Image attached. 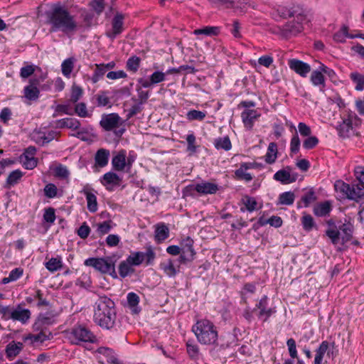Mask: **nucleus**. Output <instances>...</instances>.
<instances>
[{
	"label": "nucleus",
	"instance_id": "obj_1",
	"mask_svg": "<svg viewBox=\"0 0 364 364\" xmlns=\"http://www.w3.org/2000/svg\"><path fill=\"white\" fill-rule=\"evenodd\" d=\"M46 23L50 26V33L62 32L66 36H71L82 29L75 16L60 4H55L46 12Z\"/></svg>",
	"mask_w": 364,
	"mask_h": 364
},
{
	"label": "nucleus",
	"instance_id": "obj_2",
	"mask_svg": "<svg viewBox=\"0 0 364 364\" xmlns=\"http://www.w3.org/2000/svg\"><path fill=\"white\" fill-rule=\"evenodd\" d=\"M94 322L105 329H112L115 326L117 313L114 302L107 296H100L94 304Z\"/></svg>",
	"mask_w": 364,
	"mask_h": 364
},
{
	"label": "nucleus",
	"instance_id": "obj_3",
	"mask_svg": "<svg viewBox=\"0 0 364 364\" xmlns=\"http://www.w3.org/2000/svg\"><path fill=\"white\" fill-rule=\"evenodd\" d=\"M198 342L203 345H213L218 338V331L214 323L208 319L198 320L192 327Z\"/></svg>",
	"mask_w": 364,
	"mask_h": 364
},
{
	"label": "nucleus",
	"instance_id": "obj_4",
	"mask_svg": "<svg viewBox=\"0 0 364 364\" xmlns=\"http://www.w3.org/2000/svg\"><path fill=\"white\" fill-rule=\"evenodd\" d=\"M67 337L72 344L93 343L97 341L94 333L84 325H75L67 332Z\"/></svg>",
	"mask_w": 364,
	"mask_h": 364
},
{
	"label": "nucleus",
	"instance_id": "obj_5",
	"mask_svg": "<svg viewBox=\"0 0 364 364\" xmlns=\"http://www.w3.org/2000/svg\"><path fill=\"white\" fill-rule=\"evenodd\" d=\"M334 188L336 192L340 193L343 198L357 200L364 193L363 189L358 186L355 187L338 180L335 182Z\"/></svg>",
	"mask_w": 364,
	"mask_h": 364
},
{
	"label": "nucleus",
	"instance_id": "obj_6",
	"mask_svg": "<svg viewBox=\"0 0 364 364\" xmlns=\"http://www.w3.org/2000/svg\"><path fill=\"white\" fill-rule=\"evenodd\" d=\"M124 18L125 15L122 13L117 12L114 14L111 21L112 28L105 32V36L110 40L114 41L124 31Z\"/></svg>",
	"mask_w": 364,
	"mask_h": 364
},
{
	"label": "nucleus",
	"instance_id": "obj_7",
	"mask_svg": "<svg viewBox=\"0 0 364 364\" xmlns=\"http://www.w3.org/2000/svg\"><path fill=\"white\" fill-rule=\"evenodd\" d=\"M302 21L296 18V21L287 22L278 28V34L283 38H290L296 36L303 31Z\"/></svg>",
	"mask_w": 364,
	"mask_h": 364
},
{
	"label": "nucleus",
	"instance_id": "obj_8",
	"mask_svg": "<svg viewBox=\"0 0 364 364\" xmlns=\"http://www.w3.org/2000/svg\"><path fill=\"white\" fill-rule=\"evenodd\" d=\"M338 239L333 245H344L349 242L353 237V225L350 223H338L337 228Z\"/></svg>",
	"mask_w": 364,
	"mask_h": 364
},
{
	"label": "nucleus",
	"instance_id": "obj_9",
	"mask_svg": "<svg viewBox=\"0 0 364 364\" xmlns=\"http://www.w3.org/2000/svg\"><path fill=\"white\" fill-rule=\"evenodd\" d=\"M277 11L278 14L284 18L294 17L301 21L306 19V11L299 5L294 6L291 8L278 6L277 7Z\"/></svg>",
	"mask_w": 364,
	"mask_h": 364
},
{
	"label": "nucleus",
	"instance_id": "obj_10",
	"mask_svg": "<svg viewBox=\"0 0 364 364\" xmlns=\"http://www.w3.org/2000/svg\"><path fill=\"white\" fill-rule=\"evenodd\" d=\"M122 124V118L117 113L104 114L100 122V127L107 132L117 128Z\"/></svg>",
	"mask_w": 364,
	"mask_h": 364
},
{
	"label": "nucleus",
	"instance_id": "obj_11",
	"mask_svg": "<svg viewBox=\"0 0 364 364\" xmlns=\"http://www.w3.org/2000/svg\"><path fill=\"white\" fill-rule=\"evenodd\" d=\"M112 262L110 259L90 257L85 260L84 264L87 267H92L96 270L106 274L110 272Z\"/></svg>",
	"mask_w": 364,
	"mask_h": 364
},
{
	"label": "nucleus",
	"instance_id": "obj_12",
	"mask_svg": "<svg viewBox=\"0 0 364 364\" xmlns=\"http://www.w3.org/2000/svg\"><path fill=\"white\" fill-rule=\"evenodd\" d=\"M57 134L58 132L53 130L35 129L31 134V139L36 144L43 146L53 140Z\"/></svg>",
	"mask_w": 364,
	"mask_h": 364
},
{
	"label": "nucleus",
	"instance_id": "obj_13",
	"mask_svg": "<svg viewBox=\"0 0 364 364\" xmlns=\"http://www.w3.org/2000/svg\"><path fill=\"white\" fill-rule=\"evenodd\" d=\"M86 197L87 207L90 213H95L97 210V192L92 188L88 184L85 185L80 191Z\"/></svg>",
	"mask_w": 364,
	"mask_h": 364
},
{
	"label": "nucleus",
	"instance_id": "obj_14",
	"mask_svg": "<svg viewBox=\"0 0 364 364\" xmlns=\"http://www.w3.org/2000/svg\"><path fill=\"white\" fill-rule=\"evenodd\" d=\"M268 298L266 295L263 296L259 301L256 304V307L253 309L255 311L259 309L258 317L264 322L267 321L268 318L276 312L274 309L268 308Z\"/></svg>",
	"mask_w": 364,
	"mask_h": 364
},
{
	"label": "nucleus",
	"instance_id": "obj_15",
	"mask_svg": "<svg viewBox=\"0 0 364 364\" xmlns=\"http://www.w3.org/2000/svg\"><path fill=\"white\" fill-rule=\"evenodd\" d=\"M288 65L291 70L303 77H306L311 71V66L308 63L298 59L289 60Z\"/></svg>",
	"mask_w": 364,
	"mask_h": 364
},
{
	"label": "nucleus",
	"instance_id": "obj_16",
	"mask_svg": "<svg viewBox=\"0 0 364 364\" xmlns=\"http://www.w3.org/2000/svg\"><path fill=\"white\" fill-rule=\"evenodd\" d=\"M260 116L261 114L256 109H246L241 113V118L244 126L248 130H251L253 128L255 122L257 120Z\"/></svg>",
	"mask_w": 364,
	"mask_h": 364
},
{
	"label": "nucleus",
	"instance_id": "obj_17",
	"mask_svg": "<svg viewBox=\"0 0 364 364\" xmlns=\"http://www.w3.org/2000/svg\"><path fill=\"white\" fill-rule=\"evenodd\" d=\"M190 188L196 191L200 195L214 194L219 189L217 184L207 181L190 186Z\"/></svg>",
	"mask_w": 364,
	"mask_h": 364
},
{
	"label": "nucleus",
	"instance_id": "obj_18",
	"mask_svg": "<svg viewBox=\"0 0 364 364\" xmlns=\"http://www.w3.org/2000/svg\"><path fill=\"white\" fill-rule=\"evenodd\" d=\"M291 168L287 166L284 169H281L277 171L274 175L275 181L281 182L282 184H289L294 182L296 180L297 175L290 173Z\"/></svg>",
	"mask_w": 364,
	"mask_h": 364
},
{
	"label": "nucleus",
	"instance_id": "obj_19",
	"mask_svg": "<svg viewBox=\"0 0 364 364\" xmlns=\"http://www.w3.org/2000/svg\"><path fill=\"white\" fill-rule=\"evenodd\" d=\"M31 313L28 309H23L21 305L14 308L11 313V319L13 321H20L21 323H26L31 318Z\"/></svg>",
	"mask_w": 364,
	"mask_h": 364
},
{
	"label": "nucleus",
	"instance_id": "obj_20",
	"mask_svg": "<svg viewBox=\"0 0 364 364\" xmlns=\"http://www.w3.org/2000/svg\"><path fill=\"white\" fill-rule=\"evenodd\" d=\"M126 159V150H120L112 159L113 168L117 171H122L124 169L127 170Z\"/></svg>",
	"mask_w": 364,
	"mask_h": 364
},
{
	"label": "nucleus",
	"instance_id": "obj_21",
	"mask_svg": "<svg viewBox=\"0 0 364 364\" xmlns=\"http://www.w3.org/2000/svg\"><path fill=\"white\" fill-rule=\"evenodd\" d=\"M177 261L168 259L160 264L161 269L169 277H174L179 272V264Z\"/></svg>",
	"mask_w": 364,
	"mask_h": 364
},
{
	"label": "nucleus",
	"instance_id": "obj_22",
	"mask_svg": "<svg viewBox=\"0 0 364 364\" xmlns=\"http://www.w3.org/2000/svg\"><path fill=\"white\" fill-rule=\"evenodd\" d=\"M315 352L314 364H326V361H323V358L325 353L328 355L330 354L329 343L327 341H322Z\"/></svg>",
	"mask_w": 364,
	"mask_h": 364
},
{
	"label": "nucleus",
	"instance_id": "obj_23",
	"mask_svg": "<svg viewBox=\"0 0 364 364\" xmlns=\"http://www.w3.org/2000/svg\"><path fill=\"white\" fill-rule=\"evenodd\" d=\"M40 332L37 334H28L25 336L24 341H31V343H43L46 341L50 340L53 338L51 332L47 330L40 329Z\"/></svg>",
	"mask_w": 364,
	"mask_h": 364
},
{
	"label": "nucleus",
	"instance_id": "obj_24",
	"mask_svg": "<svg viewBox=\"0 0 364 364\" xmlns=\"http://www.w3.org/2000/svg\"><path fill=\"white\" fill-rule=\"evenodd\" d=\"M357 120L355 114H349L348 118L343 119V122L338 127V132L343 137L348 136L349 132L353 129V120Z\"/></svg>",
	"mask_w": 364,
	"mask_h": 364
},
{
	"label": "nucleus",
	"instance_id": "obj_25",
	"mask_svg": "<svg viewBox=\"0 0 364 364\" xmlns=\"http://www.w3.org/2000/svg\"><path fill=\"white\" fill-rule=\"evenodd\" d=\"M332 210L331 203L326 200L322 203H317L314 207V213L318 217H326L329 215Z\"/></svg>",
	"mask_w": 364,
	"mask_h": 364
},
{
	"label": "nucleus",
	"instance_id": "obj_26",
	"mask_svg": "<svg viewBox=\"0 0 364 364\" xmlns=\"http://www.w3.org/2000/svg\"><path fill=\"white\" fill-rule=\"evenodd\" d=\"M127 306L130 309L132 314H138L141 309L139 306V296L134 292H129L127 296Z\"/></svg>",
	"mask_w": 364,
	"mask_h": 364
},
{
	"label": "nucleus",
	"instance_id": "obj_27",
	"mask_svg": "<svg viewBox=\"0 0 364 364\" xmlns=\"http://www.w3.org/2000/svg\"><path fill=\"white\" fill-rule=\"evenodd\" d=\"M169 237V229L164 223L157 224L155 229V240L161 243Z\"/></svg>",
	"mask_w": 364,
	"mask_h": 364
},
{
	"label": "nucleus",
	"instance_id": "obj_28",
	"mask_svg": "<svg viewBox=\"0 0 364 364\" xmlns=\"http://www.w3.org/2000/svg\"><path fill=\"white\" fill-rule=\"evenodd\" d=\"M23 348V343L21 342L12 341L6 348V354L8 358H13L20 353Z\"/></svg>",
	"mask_w": 364,
	"mask_h": 364
},
{
	"label": "nucleus",
	"instance_id": "obj_29",
	"mask_svg": "<svg viewBox=\"0 0 364 364\" xmlns=\"http://www.w3.org/2000/svg\"><path fill=\"white\" fill-rule=\"evenodd\" d=\"M326 223L328 228L325 232L326 235L331 240V243H336L338 239V232L337 231V228L338 224H336L332 219L328 220Z\"/></svg>",
	"mask_w": 364,
	"mask_h": 364
},
{
	"label": "nucleus",
	"instance_id": "obj_30",
	"mask_svg": "<svg viewBox=\"0 0 364 364\" xmlns=\"http://www.w3.org/2000/svg\"><path fill=\"white\" fill-rule=\"evenodd\" d=\"M24 97L31 101H36L39 97L40 91L38 88L31 82L24 87Z\"/></svg>",
	"mask_w": 364,
	"mask_h": 364
},
{
	"label": "nucleus",
	"instance_id": "obj_31",
	"mask_svg": "<svg viewBox=\"0 0 364 364\" xmlns=\"http://www.w3.org/2000/svg\"><path fill=\"white\" fill-rule=\"evenodd\" d=\"M109 156V150L105 149H99L95 154V161L96 165L100 167H104L108 164Z\"/></svg>",
	"mask_w": 364,
	"mask_h": 364
},
{
	"label": "nucleus",
	"instance_id": "obj_32",
	"mask_svg": "<svg viewBox=\"0 0 364 364\" xmlns=\"http://www.w3.org/2000/svg\"><path fill=\"white\" fill-rule=\"evenodd\" d=\"M181 252L187 253L190 257H194L196 252L193 250V240L191 237L187 236L183 238L181 242Z\"/></svg>",
	"mask_w": 364,
	"mask_h": 364
},
{
	"label": "nucleus",
	"instance_id": "obj_33",
	"mask_svg": "<svg viewBox=\"0 0 364 364\" xmlns=\"http://www.w3.org/2000/svg\"><path fill=\"white\" fill-rule=\"evenodd\" d=\"M53 323V318L52 316L48 314H40L33 323V328L35 331L43 329L44 326H49Z\"/></svg>",
	"mask_w": 364,
	"mask_h": 364
},
{
	"label": "nucleus",
	"instance_id": "obj_34",
	"mask_svg": "<svg viewBox=\"0 0 364 364\" xmlns=\"http://www.w3.org/2000/svg\"><path fill=\"white\" fill-rule=\"evenodd\" d=\"M277 158V145L274 142L269 143L267 151L265 154V161L268 164H272Z\"/></svg>",
	"mask_w": 364,
	"mask_h": 364
},
{
	"label": "nucleus",
	"instance_id": "obj_35",
	"mask_svg": "<svg viewBox=\"0 0 364 364\" xmlns=\"http://www.w3.org/2000/svg\"><path fill=\"white\" fill-rule=\"evenodd\" d=\"M353 39V34L348 33V27L343 26L341 28L333 35V40L338 43H345L346 38Z\"/></svg>",
	"mask_w": 364,
	"mask_h": 364
},
{
	"label": "nucleus",
	"instance_id": "obj_36",
	"mask_svg": "<svg viewBox=\"0 0 364 364\" xmlns=\"http://www.w3.org/2000/svg\"><path fill=\"white\" fill-rule=\"evenodd\" d=\"M195 35H205L207 36H215L220 33V28L218 26H205L202 28L196 29L193 31Z\"/></svg>",
	"mask_w": 364,
	"mask_h": 364
},
{
	"label": "nucleus",
	"instance_id": "obj_37",
	"mask_svg": "<svg viewBox=\"0 0 364 364\" xmlns=\"http://www.w3.org/2000/svg\"><path fill=\"white\" fill-rule=\"evenodd\" d=\"M310 80L314 86H326L324 76L318 68L311 73Z\"/></svg>",
	"mask_w": 364,
	"mask_h": 364
},
{
	"label": "nucleus",
	"instance_id": "obj_38",
	"mask_svg": "<svg viewBox=\"0 0 364 364\" xmlns=\"http://www.w3.org/2000/svg\"><path fill=\"white\" fill-rule=\"evenodd\" d=\"M301 225L303 229L306 232L311 231L314 228H316V223L313 217L306 213H304L303 216L301 218Z\"/></svg>",
	"mask_w": 364,
	"mask_h": 364
},
{
	"label": "nucleus",
	"instance_id": "obj_39",
	"mask_svg": "<svg viewBox=\"0 0 364 364\" xmlns=\"http://www.w3.org/2000/svg\"><path fill=\"white\" fill-rule=\"evenodd\" d=\"M252 166H245L244 164L240 165V167L235 171V176L240 178L249 182L252 180V176L250 173H247V169H250Z\"/></svg>",
	"mask_w": 364,
	"mask_h": 364
},
{
	"label": "nucleus",
	"instance_id": "obj_40",
	"mask_svg": "<svg viewBox=\"0 0 364 364\" xmlns=\"http://www.w3.org/2000/svg\"><path fill=\"white\" fill-rule=\"evenodd\" d=\"M214 145L217 149H224L225 151H229L232 147V144L228 136L215 139Z\"/></svg>",
	"mask_w": 364,
	"mask_h": 364
},
{
	"label": "nucleus",
	"instance_id": "obj_41",
	"mask_svg": "<svg viewBox=\"0 0 364 364\" xmlns=\"http://www.w3.org/2000/svg\"><path fill=\"white\" fill-rule=\"evenodd\" d=\"M295 195L292 191H286L281 193L279 196V204L291 205L294 203Z\"/></svg>",
	"mask_w": 364,
	"mask_h": 364
},
{
	"label": "nucleus",
	"instance_id": "obj_42",
	"mask_svg": "<svg viewBox=\"0 0 364 364\" xmlns=\"http://www.w3.org/2000/svg\"><path fill=\"white\" fill-rule=\"evenodd\" d=\"M22 176L23 173L18 169L11 171L6 179V187L10 188L15 186Z\"/></svg>",
	"mask_w": 364,
	"mask_h": 364
},
{
	"label": "nucleus",
	"instance_id": "obj_43",
	"mask_svg": "<svg viewBox=\"0 0 364 364\" xmlns=\"http://www.w3.org/2000/svg\"><path fill=\"white\" fill-rule=\"evenodd\" d=\"M132 266H139L144 262L142 252H134L126 259Z\"/></svg>",
	"mask_w": 364,
	"mask_h": 364
},
{
	"label": "nucleus",
	"instance_id": "obj_44",
	"mask_svg": "<svg viewBox=\"0 0 364 364\" xmlns=\"http://www.w3.org/2000/svg\"><path fill=\"white\" fill-rule=\"evenodd\" d=\"M46 267L51 272H56L62 267V260L60 257H53L46 263Z\"/></svg>",
	"mask_w": 364,
	"mask_h": 364
},
{
	"label": "nucleus",
	"instance_id": "obj_45",
	"mask_svg": "<svg viewBox=\"0 0 364 364\" xmlns=\"http://www.w3.org/2000/svg\"><path fill=\"white\" fill-rule=\"evenodd\" d=\"M75 113L78 117L82 118L90 117L92 115V114L88 112L86 104L85 102H79L75 104Z\"/></svg>",
	"mask_w": 364,
	"mask_h": 364
},
{
	"label": "nucleus",
	"instance_id": "obj_46",
	"mask_svg": "<svg viewBox=\"0 0 364 364\" xmlns=\"http://www.w3.org/2000/svg\"><path fill=\"white\" fill-rule=\"evenodd\" d=\"M134 272V269L127 260L120 262L119 265V274L122 278L127 277Z\"/></svg>",
	"mask_w": 364,
	"mask_h": 364
},
{
	"label": "nucleus",
	"instance_id": "obj_47",
	"mask_svg": "<svg viewBox=\"0 0 364 364\" xmlns=\"http://www.w3.org/2000/svg\"><path fill=\"white\" fill-rule=\"evenodd\" d=\"M103 180L106 184L119 186L121 182L119 176L114 172H107L103 175Z\"/></svg>",
	"mask_w": 364,
	"mask_h": 364
},
{
	"label": "nucleus",
	"instance_id": "obj_48",
	"mask_svg": "<svg viewBox=\"0 0 364 364\" xmlns=\"http://www.w3.org/2000/svg\"><path fill=\"white\" fill-rule=\"evenodd\" d=\"M350 79L354 83L356 84L355 90L362 91L364 90V75L358 73H352L350 74Z\"/></svg>",
	"mask_w": 364,
	"mask_h": 364
},
{
	"label": "nucleus",
	"instance_id": "obj_49",
	"mask_svg": "<svg viewBox=\"0 0 364 364\" xmlns=\"http://www.w3.org/2000/svg\"><path fill=\"white\" fill-rule=\"evenodd\" d=\"M316 199L314 191L311 188L302 196L301 201L304 203V207H308L311 203L316 201Z\"/></svg>",
	"mask_w": 364,
	"mask_h": 364
},
{
	"label": "nucleus",
	"instance_id": "obj_50",
	"mask_svg": "<svg viewBox=\"0 0 364 364\" xmlns=\"http://www.w3.org/2000/svg\"><path fill=\"white\" fill-rule=\"evenodd\" d=\"M140 61H141L140 58H139L136 55L130 57L127 61V64H126L127 69L133 73H136L139 68Z\"/></svg>",
	"mask_w": 364,
	"mask_h": 364
},
{
	"label": "nucleus",
	"instance_id": "obj_51",
	"mask_svg": "<svg viewBox=\"0 0 364 364\" xmlns=\"http://www.w3.org/2000/svg\"><path fill=\"white\" fill-rule=\"evenodd\" d=\"M112 221L106 220L97 225V232L102 236L107 234L112 228Z\"/></svg>",
	"mask_w": 364,
	"mask_h": 364
},
{
	"label": "nucleus",
	"instance_id": "obj_52",
	"mask_svg": "<svg viewBox=\"0 0 364 364\" xmlns=\"http://www.w3.org/2000/svg\"><path fill=\"white\" fill-rule=\"evenodd\" d=\"M95 98L96 99L97 107H105L110 103L107 92L105 91H100L95 95Z\"/></svg>",
	"mask_w": 364,
	"mask_h": 364
},
{
	"label": "nucleus",
	"instance_id": "obj_53",
	"mask_svg": "<svg viewBox=\"0 0 364 364\" xmlns=\"http://www.w3.org/2000/svg\"><path fill=\"white\" fill-rule=\"evenodd\" d=\"M206 116L205 112H202L196 109L189 110L186 114V118L190 120H198L202 121Z\"/></svg>",
	"mask_w": 364,
	"mask_h": 364
},
{
	"label": "nucleus",
	"instance_id": "obj_54",
	"mask_svg": "<svg viewBox=\"0 0 364 364\" xmlns=\"http://www.w3.org/2000/svg\"><path fill=\"white\" fill-rule=\"evenodd\" d=\"M73 66H74V61H73V58H68V59L65 60L61 65V70H62L63 74L65 77H69L70 75V73L73 71Z\"/></svg>",
	"mask_w": 364,
	"mask_h": 364
},
{
	"label": "nucleus",
	"instance_id": "obj_55",
	"mask_svg": "<svg viewBox=\"0 0 364 364\" xmlns=\"http://www.w3.org/2000/svg\"><path fill=\"white\" fill-rule=\"evenodd\" d=\"M82 95V89L76 85H73L71 88V95L70 101L73 103H77Z\"/></svg>",
	"mask_w": 364,
	"mask_h": 364
},
{
	"label": "nucleus",
	"instance_id": "obj_56",
	"mask_svg": "<svg viewBox=\"0 0 364 364\" xmlns=\"http://www.w3.org/2000/svg\"><path fill=\"white\" fill-rule=\"evenodd\" d=\"M107 70L105 68L103 64H96V68L92 76V81L94 83H96L100 80V78H102L104 76Z\"/></svg>",
	"mask_w": 364,
	"mask_h": 364
},
{
	"label": "nucleus",
	"instance_id": "obj_57",
	"mask_svg": "<svg viewBox=\"0 0 364 364\" xmlns=\"http://www.w3.org/2000/svg\"><path fill=\"white\" fill-rule=\"evenodd\" d=\"M54 175L60 178H67L70 175V172L65 166L62 164L58 165L53 170Z\"/></svg>",
	"mask_w": 364,
	"mask_h": 364
},
{
	"label": "nucleus",
	"instance_id": "obj_58",
	"mask_svg": "<svg viewBox=\"0 0 364 364\" xmlns=\"http://www.w3.org/2000/svg\"><path fill=\"white\" fill-rule=\"evenodd\" d=\"M242 202L246 210L249 212H252L256 210L257 203L254 198L247 196L242 199Z\"/></svg>",
	"mask_w": 364,
	"mask_h": 364
},
{
	"label": "nucleus",
	"instance_id": "obj_59",
	"mask_svg": "<svg viewBox=\"0 0 364 364\" xmlns=\"http://www.w3.org/2000/svg\"><path fill=\"white\" fill-rule=\"evenodd\" d=\"M300 144H301L300 139L299 138L297 132H296L293 135V136H292V138L291 139V142H290V151H291V153L296 154L297 152H299Z\"/></svg>",
	"mask_w": 364,
	"mask_h": 364
},
{
	"label": "nucleus",
	"instance_id": "obj_60",
	"mask_svg": "<svg viewBox=\"0 0 364 364\" xmlns=\"http://www.w3.org/2000/svg\"><path fill=\"white\" fill-rule=\"evenodd\" d=\"M318 139L315 136H309L303 142V147L306 149H311L317 146Z\"/></svg>",
	"mask_w": 364,
	"mask_h": 364
},
{
	"label": "nucleus",
	"instance_id": "obj_61",
	"mask_svg": "<svg viewBox=\"0 0 364 364\" xmlns=\"http://www.w3.org/2000/svg\"><path fill=\"white\" fill-rule=\"evenodd\" d=\"M166 73H164L161 71H155L151 75L150 77L151 79V82L154 85L162 82L166 80Z\"/></svg>",
	"mask_w": 364,
	"mask_h": 364
},
{
	"label": "nucleus",
	"instance_id": "obj_62",
	"mask_svg": "<svg viewBox=\"0 0 364 364\" xmlns=\"http://www.w3.org/2000/svg\"><path fill=\"white\" fill-rule=\"evenodd\" d=\"M289 355L291 358H297L298 353L296 350V342L294 338H289L287 341Z\"/></svg>",
	"mask_w": 364,
	"mask_h": 364
},
{
	"label": "nucleus",
	"instance_id": "obj_63",
	"mask_svg": "<svg viewBox=\"0 0 364 364\" xmlns=\"http://www.w3.org/2000/svg\"><path fill=\"white\" fill-rule=\"evenodd\" d=\"M57 187L53 183L47 184L44 188L45 196L49 198H53L57 196Z\"/></svg>",
	"mask_w": 364,
	"mask_h": 364
},
{
	"label": "nucleus",
	"instance_id": "obj_64",
	"mask_svg": "<svg viewBox=\"0 0 364 364\" xmlns=\"http://www.w3.org/2000/svg\"><path fill=\"white\" fill-rule=\"evenodd\" d=\"M77 233L78 236L82 239H86L90 233V228L87 225V224L85 222L82 224V225L78 228Z\"/></svg>",
	"mask_w": 364,
	"mask_h": 364
}]
</instances>
